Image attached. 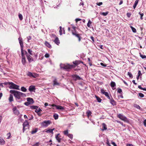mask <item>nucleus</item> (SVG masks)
<instances>
[{
	"label": "nucleus",
	"mask_w": 146,
	"mask_h": 146,
	"mask_svg": "<svg viewBox=\"0 0 146 146\" xmlns=\"http://www.w3.org/2000/svg\"><path fill=\"white\" fill-rule=\"evenodd\" d=\"M10 92L13 94L15 98L18 100L21 99V97H25L26 96L25 94L17 91L10 90Z\"/></svg>",
	"instance_id": "obj_1"
},
{
	"label": "nucleus",
	"mask_w": 146,
	"mask_h": 146,
	"mask_svg": "<svg viewBox=\"0 0 146 146\" xmlns=\"http://www.w3.org/2000/svg\"><path fill=\"white\" fill-rule=\"evenodd\" d=\"M10 85L9 88L10 89H13L17 90H19V86L14 84L12 82H10V83H9Z\"/></svg>",
	"instance_id": "obj_2"
},
{
	"label": "nucleus",
	"mask_w": 146,
	"mask_h": 146,
	"mask_svg": "<svg viewBox=\"0 0 146 146\" xmlns=\"http://www.w3.org/2000/svg\"><path fill=\"white\" fill-rule=\"evenodd\" d=\"M60 67L61 68L68 70L72 68V65H70L69 64H60Z\"/></svg>",
	"instance_id": "obj_3"
},
{
	"label": "nucleus",
	"mask_w": 146,
	"mask_h": 146,
	"mask_svg": "<svg viewBox=\"0 0 146 146\" xmlns=\"http://www.w3.org/2000/svg\"><path fill=\"white\" fill-rule=\"evenodd\" d=\"M51 123V121L49 120L45 121L40 123L42 127H47Z\"/></svg>",
	"instance_id": "obj_4"
},
{
	"label": "nucleus",
	"mask_w": 146,
	"mask_h": 146,
	"mask_svg": "<svg viewBox=\"0 0 146 146\" xmlns=\"http://www.w3.org/2000/svg\"><path fill=\"white\" fill-rule=\"evenodd\" d=\"M118 117L122 120L123 121L125 122H128L129 121L128 120L127 118L123 115L122 114H119L118 115Z\"/></svg>",
	"instance_id": "obj_5"
},
{
	"label": "nucleus",
	"mask_w": 146,
	"mask_h": 146,
	"mask_svg": "<svg viewBox=\"0 0 146 146\" xmlns=\"http://www.w3.org/2000/svg\"><path fill=\"white\" fill-rule=\"evenodd\" d=\"M25 53L26 54V57L29 62H30L33 61V59L32 57L29 54H28L26 51H25Z\"/></svg>",
	"instance_id": "obj_6"
},
{
	"label": "nucleus",
	"mask_w": 146,
	"mask_h": 146,
	"mask_svg": "<svg viewBox=\"0 0 146 146\" xmlns=\"http://www.w3.org/2000/svg\"><path fill=\"white\" fill-rule=\"evenodd\" d=\"M27 75L30 77L36 78L38 76V75L36 73H32L30 72H29L27 74Z\"/></svg>",
	"instance_id": "obj_7"
},
{
	"label": "nucleus",
	"mask_w": 146,
	"mask_h": 146,
	"mask_svg": "<svg viewBox=\"0 0 146 146\" xmlns=\"http://www.w3.org/2000/svg\"><path fill=\"white\" fill-rule=\"evenodd\" d=\"M29 125V124L28 121L27 120H25V121L23 123V132H24L25 130L27 129V128H26V127H28Z\"/></svg>",
	"instance_id": "obj_8"
},
{
	"label": "nucleus",
	"mask_w": 146,
	"mask_h": 146,
	"mask_svg": "<svg viewBox=\"0 0 146 146\" xmlns=\"http://www.w3.org/2000/svg\"><path fill=\"white\" fill-rule=\"evenodd\" d=\"M100 91L102 94L105 95L109 99H110V98L109 96V94L107 92H105L104 90L103 89H101Z\"/></svg>",
	"instance_id": "obj_9"
},
{
	"label": "nucleus",
	"mask_w": 146,
	"mask_h": 146,
	"mask_svg": "<svg viewBox=\"0 0 146 146\" xmlns=\"http://www.w3.org/2000/svg\"><path fill=\"white\" fill-rule=\"evenodd\" d=\"M19 43L20 45L21 48H23V39L21 37H19L18 38Z\"/></svg>",
	"instance_id": "obj_10"
},
{
	"label": "nucleus",
	"mask_w": 146,
	"mask_h": 146,
	"mask_svg": "<svg viewBox=\"0 0 146 146\" xmlns=\"http://www.w3.org/2000/svg\"><path fill=\"white\" fill-rule=\"evenodd\" d=\"M53 78L54 79V80L53 81V85H59L60 84L58 83L57 81V80L56 78L53 77Z\"/></svg>",
	"instance_id": "obj_11"
},
{
	"label": "nucleus",
	"mask_w": 146,
	"mask_h": 146,
	"mask_svg": "<svg viewBox=\"0 0 146 146\" xmlns=\"http://www.w3.org/2000/svg\"><path fill=\"white\" fill-rule=\"evenodd\" d=\"M14 113L16 115H18L19 114V111L17 109L16 107H15L13 108V109Z\"/></svg>",
	"instance_id": "obj_12"
},
{
	"label": "nucleus",
	"mask_w": 146,
	"mask_h": 146,
	"mask_svg": "<svg viewBox=\"0 0 146 146\" xmlns=\"http://www.w3.org/2000/svg\"><path fill=\"white\" fill-rule=\"evenodd\" d=\"M29 90L30 92H32L35 90V87L33 85L30 86L29 88Z\"/></svg>",
	"instance_id": "obj_13"
},
{
	"label": "nucleus",
	"mask_w": 146,
	"mask_h": 146,
	"mask_svg": "<svg viewBox=\"0 0 146 146\" xmlns=\"http://www.w3.org/2000/svg\"><path fill=\"white\" fill-rule=\"evenodd\" d=\"M60 137V136L59 133L57 134L55 137V138L56 140L59 143L60 142L61 140V138Z\"/></svg>",
	"instance_id": "obj_14"
},
{
	"label": "nucleus",
	"mask_w": 146,
	"mask_h": 146,
	"mask_svg": "<svg viewBox=\"0 0 146 146\" xmlns=\"http://www.w3.org/2000/svg\"><path fill=\"white\" fill-rule=\"evenodd\" d=\"M73 80H80L81 79V78L79 76L77 75H74L73 76Z\"/></svg>",
	"instance_id": "obj_15"
},
{
	"label": "nucleus",
	"mask_w": 146,
	"mask_h": 146,
	"mask_svg": "<svg viewBox=\"0 0 146 146\" xmlns=\"http://www.w3.org/2000/svg\"><path fill=\"white\" fill-rule=\"evenodd\" d=\"M54 42L57 45H58L60 44V41L58 37H56L55 40H54Z\"/></svg>",
	"instance_id": "obj_16"
},
{
	"label": "nucleus",
	"mask_w": 146,
	"mask_h": 146,
	"mask_svg": "<svg viewBox=\"0 0 146 146\" xmlns=\"http://www.w3.org/2000/svg\"><path fill=\"white\" fill-rule=\"evenodd\" d=\"M54 129V128L52 129H49L48 130H45V132L47 133H51L53 134V131Z\"/></svg>",
	"instance_id": "obj_17"
},
{
	"label": "nucleus",
	"mask_w": 146,
	"mask_h": 146,
	"mask_svg": "<svg viewBox=\"0 0 146 146\" xmlns=\"http://www.w3.org/2000/svg\"><path fill=\"white\" fill-rule=\"evenodd\" d=\"M110 99V103L113 106H114L116 104V102L113 100V99L112 98Z\"/></svg>",
	"instance_id": "obj_18"
},
{
	"label": "nucleus",
	"mask_w": 146,
	"mask_h": 146,
	"mask_svg": "<svg viewBox=\"0 0 146 146\" xmlns=\"http://www.w3.org/2000/svg\"><path fill=\"white\" fill-rule=\"evenodd\" d=\"M44 44H45V45L47 47H48L49 48H50L52 47L51 46L50 44L46 41L45 42Z\"/></svg>",
	"instance_id": "obj_19"
},
{
	"label": "nucleus",
	"mask_w": 146,
	"mask_h": 146,
	"mask_svg": "<svg viewBox=\"0 0 146 146\" xmlns=\"http://www.w3.org/2000/svg\"><path fill=\"white\" fill-rule=\"evenodd\" d=\"M27 101L29 103H33L34 102L32 98H27Z\"/></svg>",
	"instance_id": "obj_20"
},
{
	"label": "nucleus",
	"mask_w": 146,
	"mask_h": 146,
	"mask_svg": "<svg viewBox=\"0 0 146 146\" xmlns=\"http://www.w3.org/2000/svg\"><path fill=\"white\" fill-rule=\"evenodd\" d=\"M21 52L22 57H25V54H26L25 53V51L23 50V48H21Z\"/></svg>",
	"instance_id": "obj_21"
},
{
	"label": "nucleus",
	"mask_w": 146,
	"mask_h": 146,
	"mask_svg": "<svg viewBox=\"0 0 146 146\" xmlns=\"http://www.w3.org/2000/svg\"><path fill=\"white\" fill-rule=\"evenodd\" d=\"M56 108L58 110H63L64 109V107L60 105L56 106Z\"/></svg>",
	"instance_id": "obj_22"
},
{
	"label": "nucleus",
	"mask_w": 146,
	"mask_h": 146,
	"mask_svg": "<svg viewBox=\"0 0 146 146\" xmlns=\"http://www.w3.org/2000/svg\"><path fill=\"white\" fill-rule=\"evenodd\" d=\"M10 102H11L13 101V97L12 95L10 94L9 99Z\"/></svg>",
	"instance_id": "obj_23"
},
{
	"label": "nucleus",
	"mask_w": 146,
	"mask_h": 146,
	"mask_svg": "<svg viewBox=\"0 0 146 146\" xmlns=\"http://www.w3.org/2000/svg\"><path fill=\"white\" fill-rule=\"evenodd\" d=\"M22 62L23 65H25L26 64V59L25 57H22Z\"/></svg>",
	"instance_id": "obj_24"
},
{
	"label": "nucleus",
	"mask_w": 146,
	"mask_h": 146,
	"mask_svg": "<svg viewBox=\"0 0 146 146\" xmlns=\"http://www.w3.org/2000/svg\"><path fill=\"white\" fill-rule=\"evenodd\" d=\"M5 143V141L4 140L2 139H0V144L3 145Z\"/></svg>",
	"instance_id": "obj_25"
},
{
	"label": "nucleus",
	"mask_w": 146,
	"mask_h": 146,
	"mask_svg": "<svg viewBox=\"0 0 146 146\" xmlns=\"http://www.w3.org/2000/svg\"><path fill=\"white\" fill-rule=\"evenodd\" d=\"M102 126H103V129H102V130L104 131V130H106L107 129V127L105 123H103L102 124Z\"/></svg>",
	"instance_id": "obj_26"
},
{
	"label": "nucleus",
	"mask_w": 146,
	"mask_h": 146,
	"mask_svg": "<svg viewBox=\"0 0 146 146\" xmlns=\"http://www.w3.org/2000/svg\"><path fill=\"white\" fill-rule=\"evenodd\" d=\"M139 1L138 0H136L135 3L134 4L133 6V8L134 9H135V7H136Z\"/></svg>",
	"instance_id": "obj_27"
},
{
	"label": "nucleus",
	"mask_w": 146,
	"mask_h": 146,
	"mask_svg": "<svg viewBox=\"0 0 146 146\" xmlns=\"http://www.w3.org/2000/svg\"><path fill=\"white\" fill-rule=\"evenodd\" d=\"M53 117L55 119H57L58 118V114L55 113L54 114Z\"/></svg>",
	"instance_id": "obj_28"
},
{
	"label": "nucleus",
	"mask_w": 146,
	"mask_h": 146,
	"mask_svg": "<svg viewBox=\"0 0 146 146\" xmlns=\"http://www.w3.org/2000/svg\"><path fill=\"white\" fill-rule=\"evenodd\" d=\"M21 90L23 92H26L27 91V89L24 87H22L21 88Z\"/></svg>",
	"instance_id": "obj_29"
},
{
	"label": "nucleus",
	"mask_w": 146,
	"mask_h": 146,
	"mask_svg": "<svg viewBox=\"0 0 146 146\" xmlns=\"http://www.w3.org/2000/svg\"><path fill=\"white\" fill-rule=\"evenodd\" d=\"M116 85L115 83L114 82H111V86L112 87L115 86Z\"/></svg>",
	"instance_id": "obj_30"
},
{
	"label": "nucleus",
	"mask_w": 146,
	"mask_h": 146,
	"mask_svg": "<svg viewBox=\"0 0 146 146\" xmlns=\"http://www.w3.org/2000/svg\"><path fill=\"white\" fill-rule=\"evenodd\" d=\"M80 62L79 61H76L73 62V63L76 65H77L80 64Z\"/></svg>",
	"instance_id": "obj_31"
},
{
	"label": "nucleus",
	"mask_w": 146,
	"mask_h": 146,
	"mask_svg": "<svg viewBox=\"0 0 146 146\" xmlns=\"http://www.w3.org/2000/svg\"><path fill=\"white\" fill-rule=\"evenodd\" d=\"M130 27L133 32L135 33L136 32V30L132 26H130Z\"/></svg>",
	"instance_id": "obj_32"
},
{
	"label": "nucleus",
	"mask_w": 146,
	"mask_h": 146,
	"mask_svg": "<svg viewBox=\"0 0 146 146\" xmlns=\"http://www.w3.org/2000/svg\"><path fill=\"white\" fill-rule=\"evenodd\" d=\"M38 129H35L33 130L31 132V133L32 134H34L36 133L38 131Z\"/></svg>",
	"instance_id": "obj_33"
},
{
	"label": "nucleus",
	"mask_w": 146,
	"mask_h": 146,
	"mask_svg": "<svg viewBox=\"0 0 146 146\" xmlns=\"http://www.w3.org/2000/svg\"><path fill=\"white\" fill-rule=\"evenodd\" d=\"M95 96L98 101L99 102H100L102 101V99L97 96Z\"/></svg>",
	"instance_id": "obj_34"
},
{
	"label": "nucleus",
	"mask_w": 146,
	"mask_h": 146,
	"mask_svg": "<svg viewBox=\"0 0 146 146\" xmlns=\"http://www.w3.org/2000/svg\"><path fill=\"white\" fill-rule=\"evenodd\" d=\"M134 106L137 109H140L141 108L140 106L139 105H138L137 104H134Z\"/></svg>",
	"instance_id": "obj_35"
},
{
	"label": "nucleus",
	"mask_w": 146,
	"mask_h": 146,
	"mask_svg": "<svg viewBox=\"0 0 146 146\" xmlns=\"http://www.w3.org/2000/svg\"><path fill=\"white\" fill-rule=\"evenodd\" d=\"M7 139H9L11 138V134L10 133H7Z\"/></svg>",
	"instance_id": "obj_36"
},
{
	"label": "nucleus",
	"mask_w": 146,
	"mask_h": 146,
	"mask_svg": "<svg viewBox=\"0 0 146 146\" xmlns=\"http://www.w3.org/2000/svg\"><path fill=\"white\" fill-rule=\"evenodd\" d=\"M28 53L31 55H33V51L32 50H31L30 49H28Z\"/></svg>",
	"instance_id": "obj_37"
},
{
	"label": "nucleus",
	"mask_w": 146,
	"mask_h": 146,
	"mask_svg": "<svg viewBox=\"0 0 146 146\" xmlns=\"http://www.w3.org/2000/svg\"><path fill=\"white\" fill-rule=\"evenodd\" d=\"M139 14L140 15L141 17L140 18L142 20L143 19V16L144 14L143 13H141V12H139Z\"/></svg>",
	"instance_id": "obj_38"
},
{
	"label": "nucleus",
	"mask_w": 146,
	"mask_h": 146,
	"mask_svg": "<svg viewBox=\"0 0 146 146\" xmlns=\"http://www.w3.org/2000/svg\"><path fill=\"white\" fill-rule=\"evenodd\" d=\"M138 88L139 89H141V90H145V91H146V88H142L141 87V85H139V86H138Z\"/></svg>",
	"instance_id": "obj_39"
},
{
	"label": "nucleus",
	"mask_w": 146,
	"mask_h": 146,
	"mask_svg": "<svg viewBox=\"0 0 146 146\" xmlns=\"http://www.w3.org/2000/svg\"><path fill=\"white\" fill-rule=\"evenodd\" d=\"M86 113H87V115L88 116V117H89V116H90L91 115V114L92 113V112L90 110H88L87 112Z\"/></svg>",
	"instance_id": "obj_40"
},
{
	"label": "nucleus",
	"mask_w": 146,
	"mask_h": 146,
	"mask_svg": "<svg viewBox=\"0 0 146 146\" xmlns=\"http://www.w3.org/2000/svg\"><path fill=\"white\" fill-rule=\"evenodd\" d=\"M41 111H42V110L39 108L38 109H36L35 111L36 113H38L40 112Z\"/></svg>",
	"instance_id": "obj_41"
},
{
	"label": "nucleus",
	"mask_w": 146,
	"mask_h": 146,
	"mask_svg": "<svg viewBox=\"0 0 146 146\" xmlns=\"http://www.w3.org/2000/svg\"><path fill=\"white\" fill-rule=\"evenodd\" d=\"M92 23L91 21L89 20L88 21V23H87V25L88 27H90V25Z\"/></svg>",
	"instance_id": "obj_42"
},
{
	"label": "nucleus",
	"mask_w": 146,
	"mask_h": 146,
	"mask_svg": "<svg viewBox=\"0 0 146 146\" xmlns=\"http://www.w3.org/2000/svg\"><path fill=\"white\" fill-rule=\"evenodd\" d=\"M19 17L21 20H22L23 19V16L21 14H19Z\"/></svg>",
	"instance_id": "obj_43"
},
{
	"label": "nucleus",
	"mask_w": 146,
	"mask_h": 146,
	"mask_svg": "<svg viewBox=\"0 0 146 146\" xmlns=\"http://www.w3.org/2000/svg\"><path fill=\"white\" fill-rule=\"evenodd\" d=\"M67 136H68L70 139H72L73 138V135L71 134H68V135Z\"/></svg>",
	"instance_id": "obj_44"
},
{
	"label": "nucleus",
	"mask_w": 146,
	"mask_h": 146,
	"mask_svg": "<svg viewBox=\"0 0 146 146\" xmlns=\"http://www.w3.org/2000/svg\"><path fill=\"white\" fill-rule=\"evenodd\" d=\"M140 57L143 59L146 58V56L145 55H142L140 53Z\"/></svg>",
	"instance_id": "obj_45"
},
{
	"label": "nucleus",
	"mask_w": 146,
	"mask_h": 146,
	"mask_svg": "<svg viewBox=\"0 0 146 146\" xmlns=\"http://www.w3.org/2000/svg\"><path fill=\"white\" fill-rule=\"evenodd\" d=\"M108 14V12H103L101 14V15H102L104 16H106Z\"/></svg>",
	"instance_id": "obj_46"
},
{
	"label": "nucleus",
	"mask_w": 146,
	"mask_h": 146,
	"mask_svg": "<svg viewBox=\"0 0 146 146\" xmlns=\"http://www.w3.org/2000/svg\"><path fill=\"white\" fill-rule=\"evenodd\" d=\"M76 36L78 38L79 41H80L81 40V37L78 34H77Z\"/></svg>",
	"instance_id": "obj_47"
},
{
	"label": "nucleus",
	"mask_w": 146,
	"mask_h": 146,
	"mask_svg": "<svg viewBox=\"0 0 146 146\" xmlns=\"http://www.w3.org/2000/svg\"><path fill=\"white\" fill-rule=\"evenodd\" d=\"M128 75L129 76V77L131 78H133V76L132 74L129 72H128L127 73Z\"/></svg>",
	"instance_id": "obj_48"
},
{
	"label": "nucleus",
	"mask_w": 146,
	"mask_h": 146,
	"mask_svg": "<svg viewBox=\"0 0 146 146\" xmlns=\"http://www.w3.org/2000/svg\"><path fill=\"white\" fill-rule=\"evenodd\" d=\"M64 134L65 135H66L67 136L68 135V131L67 130L65 131L64 132Z\"/></svg>",
	"instance_id": "obj_49"
},
{
	"label": "nucleus",
	"mask_w": 146,
	"mask_h": 146,
	"mask_svg": "<svg viewBox=\"0 0 146 146\" xmlns=\"http://www.w3.org/2000/svg\"><path fill=\"white\" fill-rule=\"evenodd\" d=\"M31 108L33 109H35L36 110V109H37L38 108V107L37 106H31Z\"/></svg>",
	"instance_id": "obj_50"
},
{
	"label": "nucleus",
	"mask_w": 146,
	"mask_h": 146,
	"mask_svg": "<svg viewBox=\"0 0 146 146\" xmlns=\"http://www.w3.org/2000/svg\"><path fill=\"white\" fill-rule=\"evenodd\" d=\"M27 41L28 42H29V40L31 39V37L30 36H29L27 37Z\"/></svg>",
	"instance_id": "obj_51"
},
{
	"label": "nucleus",
	"mask_w": 146,
	"mask_h": 146,
	"mask_svg": "<svg viewBox=\"0 0 146 146\" xmlns=\"http://www.w3.org/2000/svg\"><path fill=\"white\" fill-rule=\"evenodd\" d=\"M139 95L141 97H143L144 96V94L141 93H139Z\"/></svg>",
	"instance_id": "obj_52"
},
{
	"label": "nucleus",
	"mask_w": 146,
	"mask_h": 146,
	"mask_svg": "<svg viewBox=\"0 0 146 146\" xmlns=\"http://www.w3.org/2000/svg\"><path fill=\"white\" fill-rule=\"evenodd\" d=\"M49 56L50 55L48 53H46L44 55V56L46 58H48Z\"/></svg>",
	"instance_id": "obj_53"
},
{
	"label": "nucleus",
	"mask_w": 146,
	"mask_h": 146,
	"mask_svg": "<svg viewBox=\"0 0 146 146\" xmlns=\"http://www.w3.org/2000/svg\"><path fill=\"white\" fill-rule=\"evenodd\" d=\"M117 92L119 93H120L122 92V91L121 89L119 88L117 89Z\"/></svg>",
	"instance_id": "obj_54"
},
{
	"label": "nucleus",
	"mask_w": 146,
	"mask_h": 146,
	"mask_svg": "<svg viewBox=\"0 0 146 146\" xmlns=\"http://www.w3.org/2000/svg\"><path fill=\"white\" fill-rule=\"evenodd\" d=\"M102 2H99V3H96V4L98 5V6H100L101 5H102Z\"/></svg>",
	"instance_id": "obj_55"
},
{
	"label": "nucleus",
	"mask_w": 146,
	"mask_h": 146,
	"mask_svg": "<svg viewBox=\"0 0 146 146\" xmlns=\"http://www.w3.org/2000/svg\"><path fill=\"white\" fill-rule=\"evenodd\" d=\"M81 19L79 18H77L76 19L75 21L76 23H77L78 21H81Z\"/></svg>",
	"instance_id": "obj_56"
},
{
	"label": "nucleus",
	"mask_w": 146,
	"mask_h": 146,
	"mask_svg": "<svg viewBox=\"0 0 146 146\" xmlns=\"http://www.w3.org/2000/svg\"><path fill=\"white\" fill-rule=\"evenodd\" d=\"M117 121L118 123H120L122 126H124V125H123V123L122 122H121L119 121Z\"/></svg>",
	"instance_id": "obj_57"
},
{
	"label": "nucleus",
	"mask_w": 146,
	"mask_h": 146,
	"mask_svg": "<svg viewBox=\"0 0 146 146\" xmlns=\"http://www.w3.org/2000/svg\"><path fill=\"white\" fill-rule=\"evenodd\" d=\"M143 123L144 126L146 127V119L145 120L143 121Z\"/></svg>",
	"instance_id": "obj_58"
},
{
	"label": "nucleus",
	"mask_w": 146,
	"mask_h": 146,
	"mask_svg": "<svg viewBox=\"0 0 146 146\" xmlns=\"http://www.w3.org/2000/svg\"><path fill=\"white\" fill-rule=\"evenodd\" d=\"M51 37H52L53 38H55L56 37H57L56 36V35H54V34H52L51 35Z\"/></svg>",
	"instance_id": "obj_59"
},
{
	"label": "nucleus",
	"mask_w": 146,
	"mask_h": 146,
	"mask_svg": "<svg viewBox=\"0 0 146 146\" xmlns=\"http://www.w3.org/2000/svg\"><path fill=\"white\" fill-rule=\"evenodd\" d=\"M100 65L101 66H103L104 67H106V64H104L103 63H100Z\"/></svg>",
	"instance_id": "obj_60"
},
{
	"label": "nucleus",
	"mask_w": 146,
	"mask_h": 146,
	"mask_svg": "<svg viewBox=\"0 0 146 146\" xmlns=\"http://www.w3.org/2000/svg\"><path fill=\"white\" fill-rule=\"evenodd\" d=\"M138 76H139L141 75H142V74L140 70H139L138 71Z\"/></svg>",
	"instance_id": "obj_61"
},
{
	"label": "nucleus",
	"mask_w": 146,
	"mask_h": 146,
	"mask_svg": "<svg viewBox=\"0 0 146 146\" xmlns=\"http://www.w3.org/2000/svg\"><path fill=\"white\" fill-rule=\"evenodd\" d=\"M127 15L128 17H130L131 15V14L130 13H127Z\"/></svg>",
	"instance_id": "obj_62"
},
{
	"label": "nucleus",
	"mask_w": 146,
	"mask_h": 146,
	"mask_svg": "<svg viewBox=\"0 0 146 146\" xmlns=\"http://www.w3.org/2000/svg\"><path fill=\"white\" fill-rule=\"evenodd\" d=\"M90 38L91 39V40H92L93 42H94V37L93 36H91L90 37Z\"/></svg>",
	"instance_id": "obj_63"
},
{
	"label": "nucleus",
	"mask_w": 146,
	"mask_h": 146,
	"mask_svg": "<svg viewBox=\"0 0 146 146\" xmlns=\"http://www.w3.org/2000/svg\"><path fill=\"white\" fill-rule=\"evenodd\" d=\"M111 143L114 146H117V145L115 143L113 142V141L111 142Z\"/></svg>",
	"instance_id": "obj_64"
}]
</instances>
